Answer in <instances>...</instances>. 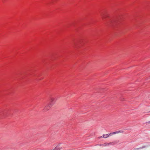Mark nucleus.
Instances as JSON below:
<instances>
[{
  "mask_svg": "<svg viewBox=\"0 0 150 150\" xmlns=\"http://www.w3.org/2000/svg\"><path fill=\"white\" fill-rule=\"evenodd\" d=\"M122 132L120 131H116L112 133H110V134H106L105 135L104 134L103 136H101V137H99L98 138L99 139H100L102 137L104 138H107L109 137L110 136H111L112 135H113L114 134H118L119 133L121 132Z\"/></svg>",
  "mask_w": 150,
  "mask_h": 150,
  "instance_id": "1",
  "label": "nucleus"
},
{
  "mask_svg": "<svg viewBox=\"0 0 150 150\" xmlns=\"http://www.w3.org/2000/svg\"><path fill=\"white\" fill-rule=\"evenodd\" d=\"M52 105L53 104L52 103H49L47 104L45 107L44 109V110L45 111L48 110Z\"/></svg>",
  "mask_w": 150,
  "mask_h": 150,
  "instance_id": "2",
  "label": "nucleus"
},
{
  "mask_svg": "<svg viewBox=\"0 0 150 150\" xmlns=\"http://www.w3.org/2000/svg\"><path fill=\"white\" fill-rule=\"evenodd\" d=\"M62 149V147L61 146L60 144L57 145L53 150H60Z\"/></svg>",
  "mask_w": 150,
  "mask_h": 150,
  "instance_id": "3",
  "label": "nucleus"
},
{
  "mask_svg": "<svg viewBox=\"0 0 150 150\" xmlns=\"http://www.w3.org/2000/svg\"><path fill=\"white\" fill-rule=\"evenodd\" d=\"M50 103H52L53 105L55 101V98H54L52 97L50 99Z\"/></svg>",
  "mask_w": 150,
  "mask_h": 150,
  "instance_id": "4",
  "label": "nucleus"
},
{
  "mask_svg": "<svg viewBox=\"0 0 150 150\" xmlns=\"http://www.w3.org/2000/svg\"><path fill=\"white\" fill-rule=\"evenodd\" d=\"M113 144V142H110L109 143H105L104 144L101 145L102 146H109L110 145H112Z\"/></svg>",
  "mask_w": 150,
  "mask_h": 150,
  "instance_id": "5",
  "label": "nucleus"
},
{
  "mask_svg": "<svg viewBox=\"0 0 150 150\" xmlns=\"http://www.w3.org/2000/svg\"><path fill=\"white\" fill-rule=\"evenodd\" d=\"M102 18H103V19H104V18H105V17H104V16H102Z\"/></svg>",
  "mask_w": 150,
  "mask_h": 150,
  "instance_id": "6",
  "label": "nucleus"
},
{
  "mask_svg": "<svg viewBox=\"0 0 150 150\" xmlns=\"http://www.w3.org/2000/svg\"><path fill=\"white\" fill-rule=\"evenodd\" d=\"M147 123L149 124H150V121H149L147 122Z\"/></svg>",
  "mask_w": 150,
  "mask_h": 150,
  "instance_id": "7",
  "label": "nucleus"
},
{
  "mask_svg": "<svg viewBox=\"0 0 150 150\" xmlns=\"http://www.w3.org/2000/svg\"><path fill=\"white\" fill-rule=\"evenodd\" d=\"M142 148L141 147L140 148H139L138 149H141Z\"/></svg>",
  "mask_w": 150,
  "mask_h": 150,
  "instance_id": "8",
  "label": "nucleus"
},
{
  "mask_svg": "<svg viewBox=\"0 0 150 150\" xmlns=\"http://www.w3.org/2000/svg\"><path fill=\"white\" fill-rule=\"evenodd\" d=\"M138 149V148L136 149Z\"/></svg>",
  "mask_w": 150,
  "mask_h": 150,
  "instance_id": "9",
  "label": "nucleus"
}]
</instances>
